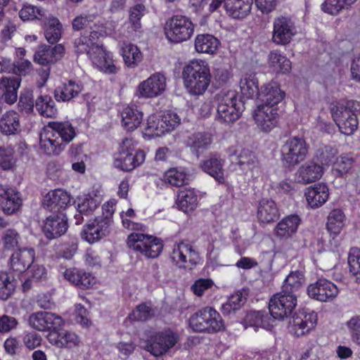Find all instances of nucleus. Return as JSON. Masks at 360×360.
I'll use <instances>...</instances> for the list:
<instances>
[{"mask_svg": "<svg viewBox=\"0 0 360 360\" xmlns=\"http://www.w3.org/2000/svg\"><path fill=\"white\" fill-rule=\"evenodd\" d=\"M219 44V39L209 34H198L194 42L195 49L197 52L211 55L217 51Z\"/></svg>", "mask_w": 360, "mask_h": 360, "instance_id": "58836bf2", "label": "nucleus"}, {"mask_svg": "<svg viewBox=\"0 0 360 360\" xmlns=\"http://www.w3.org/2000/svg\"><path fill=\"white\" fill-rule=\"evenodd\" d=\"M82 90V83L69 80L67 83L58 86L54 90L53 95L57 101L69 102L77 97Z\"/></svg>", "mask_w": 360, "mask_h": 360, "instance_id": "c756f323", "label": "nucleus"}, {"mask_svg": "<svg viewBox=\"0 0 360 360\" xmlns=\"http://www.w3.org/2000/svg\"><path fill=\"white\" fill-rule=\"evenodd\" d=\"M350 102L345 105L340 102L330 104V111L333 120L340 131L345 135H352L357 129L359 121L356 113L350 108Z\"/></svg>", "mask_w": 360, "mask_h": 360, "instance_id": "423d86ee", "label": "nucleus"}, {"mask_svg": "<svg viewBox=\"0 0 360 360\" xmlns=\"http://www.w3.org/2000/svg\"><path fill=\"white\" fill-rule=\"evenodd\" d=\"M304 195L311 207H319L328 199V188L324 184H318L313 187L307 188L305 191Z\"/></svg>", "mask_w": 360, "mask_h": 360, "instance_id": "c85d7f7f", "label": "nucleus"}, {"mask_svg": "<svg viewBox=\"0 0 360 360\" xmlns=\"http://www.w3.org/2000/svg\"><path fill=\"white\" fill-rule=\"evenodd\" d=\"M98 202L96 199L90 195H84L77 199V212L88 216L94 212L98 207Z\"/></svg>", "mask_w": 360, "mask_h": 360, "instance_id": "13d9d810", "label": "nucleus"}, {"mask_svg": "<svg viewBox=\"0 0 360 360\" xmlns=\"http://www.w3.org/2000/svg\"><path fill=\"white\" fill-rule=\"evenodd\" d=\"M46 198V202L45 204L51 211L54 212H59L65 209L71 201L70 195L61 189L49 192Z\"/></svg>", "mask_w": 360, "mask_h": 360, "instance_id": "f704fd0d", "label": "nucleus"}, {"mask_svg": "<svg viewBox=\"0 0 360 360\" xmlns=\"http://www.w3.org/2000/svg\"><path fill=\"white\" fill-rule=\"evenodd\" d=\"M233 161L242 171L251 170L257 163L255 153L245 148L235 151L233 155Z\"/></svg>", "mask_w": 360, "mask_h": 360, "instance_id": "a18cd8bd", "label": "nucleus"}, {"mask_svg": "<svg viewBox=\"0 0 360 360\" xmlns=\"http://www.w3.org/2000/svg\"><path fill=\"white\" fill-rule=\"evenodd\" d=\"M20 82L21 79L16 77H2L0 79V92L5 103L12 105L17 101Z\"/></svg>", "mask_w": 360, "mask_h": 360, "instance_id": "393cba45", "label": "nucleus"}, {"mask_svg": "<svg viewBox=\"0 0 360 360\" xmlns=\"http://www.w3.org/2000/svg\"><path fill=\"white\" fill-rule=\"evenodd\" d=\"M317 323V314L308 309L295 312L289 321L288 328L297 337L303 336L313 330Z\"/></svg>", "mask_w": 360, "mask_h": 360, "instance_id": "f8f14e48", "label": "nucleus"}, {"mask_svg": "<svg viewBox=\"0 0 360 360\" xmlns=\"http://www.w3.org/2000/svg\"><path fill=\"white\" fill-rule=\"evenodd\" d=\"M48 127L59 137L65 146L69 143L76 135L74 127L69 122H51Z\"/></svg>", "mask_w": 360, "mask_h": 360, "instance_id": "ea45409f", "label": "nucleus"}, {"mask_svg": "<svg viewBox=\"0 0 360 360\" xmlns=\"http://www.w3.org/2000/svg\"><path fill=\"white\" fill-rule=\"evenodd\" d=\"M198 202V197L193 188H183L179 191L176 203L179 210L184 212L195 210Z\"/></svg>", "mask_w": 360, "mask_h": 360, "instance_id": "c9c22d12", "label": "nucleus"}, {"mask_svg": "<svg viewBox=\"0 0 360 360\" xmlns=\"http://www.w3.org/2000/svg\"><path fill=\"white\" fill-rule=\"evenodd\" d=\"M96 16L94 15H80L73 19L72 25L74 30H93L96 28L94 22Z\"/></svg>", "mask_w": 360, "mask_h": 360, "instance_id": "680f3d73", "label": "nucleus"}, {"mask_svg": "<svg viewBox=\"0 0 360 360\" xmlns=\"http://www.w3.org/2000/svg\"><path fill=\"white\" fill-rule=\"evenodd\" d=\"M68 229V224L66 216L59 214L47 217L44 222L41 231L46 238L51 240L64 235Z\"/></svg>", "mask_w": 360, "mask_h": 360, "instance_id": "a211bd4d", "label": "nucleus"}, {"mask_svg": "<svg viewBox=\"0 0 360 360\" xmlns=\"http://www.w3.org/2000/svg\"><path fill=\"white\" fill-rule=\"evenodd\" d=\"M179 340V335L170 329L152 333L141 342V347L155 356L166 354Z\"/></svg>", "mask_w": 360, "mask_h": 360, "instance_id": "39448f33", "label": "nucleus"}, {"mask_svg": "<svg viewBox=\"0 0 360 360\" xmlns=\"http://www.w3.org/2000/svg\"><path fill=\"white\" fill-rule=\"evenodd\" d=\"M45 15V11L30 4L23 5L19 12V16L22 20H30L34 18L40 19Z\"/></svg>", "mask_w": 360, "mask_h": 360, "instance_id": "774afa93", "label": "nucleus"}, {"mask_svg": "<svg viewBox=\"0 0 360 360\" xmlns=\"http://www.w3.org/2000/svg\"><path fill=\"white\" fill-rule=\"evenodd\" d=\"M301 219L297 214H291L280 221L274 229V234L279 238L287 239L292 237L297 231Z\"/></svg>", "mask_w": 360, "mask_h": 360, "instance_id": "a878e982", "label": "nucleus"}, {"mask_svg": "<svg viewBox=\"0 0 360 360\" xmlns=\"http://www.w3.org/2000/svg\"><path fill=\"white\" fill-rule=\"evenodd\" d=\"M348 264L349 271L356 277V281H360V249L354 248L349 250Z\"/></svg>", "mask_w": 360, "mask_h": 360, "instance_id": "69168bd1", "label": "nucleus"}, {"mask_svg": "<svg viewBox=\"0 0 360 360\" xmlns=\"http://www.w3.org/2000/svg\"><path fill=\"white\" fill-rule=\"evenodd\" d=\"M96 29L97 27L90 30L89 36L83 35L75 40L74 47L76 53H84L94 46H103L99 42V37L101 34Z\"/></svg>", "mask_w": 360, "mask_h": 360, "instance_id": "e433bc0d", "label": "nucleus"}, {"mask_svg": "<svg viewBox=\"0 0 360 360\" xmlns=\"http://www.w3.org/2000/svg\"><path fill=\"white\" fill-rule=\"evenodd\" d=\"M252 0H225L227 14L235 19H243L251 11Z\"/></svg>", "mask_w": 360, "mask_h": 360, "instance_id": "72a5a7b5", "label": "nucleus"}, {"mask_svg": "<svg viewBox=\"0 0 360 360\" xmlns=\"http://www.w3.org/2000/svg\"><path fill=\"white\" fill-rule=\"evenodd\" d=\"M154 314L155 311L150 303H141L129 314V319L131 321H146L151 319Z\"/></svg>", "mask_w": 360, "mask_h": 360, "instance_id": "6e6d98bb", "label": "nucleus"}, {"mask_svg": "<svg viewBox=\"0 0 360 360\" xmlns=\"http://www.w3.org/2000/svg\"><path fill=\"white\" fill-rule=\"evenodd\" d=\"M145 153L136 150L134 142L130 139L122 141L119 152L115 158L114 166L122 171L130 172L145 160Z\"/></svg>", "mask_w": 360, "mask_h": 360, "instance_id": "20e7f679", "label": "nucleus"}, {"mask_svg": "<svg viewBox=\"0 0 360 360\" xmlns=\"http://www.w3.org/2000/svg\"><path fill=\"white\" fill-rule=\"evenodd\" d=\"M40 146L49 155H58L65 148L64 143L49 129L40 136Z\"/></svg>", "mask_w": 360, "mask_h": 360, "instance_id": "7c9ffc66", "label": "nucleus"}, {"mask_svg": "<svg viewBox=\"0 0 360 360\" xmlns=\"http://www.w3.org/2000/svg\"><path fill=\"white\" fill-rule=\"evenodd\" d=\"M160 120V127L163 128L165 134L172 131L179 124L181 120L179 115L171 110L165 112Z\"/></svg>", "mask_w": 360, "mask_h": 360, "instance_id": "bf43d9fd", "label": "nucleus"}, {"mask_svg": "<svg viewBox=\"0 0 360 360\" xmlns=\"http://www.w3.org/2000/svg\"><path fill=\"white\" fill-rule=\"evenodd\" d=\"M323 174V167L314 161L307 162L299 167L295 174L296 182L308 184L320 179Z\"/></svg>", "mask_w": 360, "mask_h": 360, "instance_id": "412c9836", "label": "nucleus"}, {"mask_svg": "<svg viewBox=\"0 0 360 360\" xmlns=\"http://www.w3.org/2000/svg\"><path fill=\"white\" fill-rule=\"evenodd\" d=\"M184 84L190 94L202 95L210 86L211 73L207 62L193 60L182 71Z\"/></svg>", "mask_w": 360, "mask_h": 360, "instance_id": "f257e3e1", "label": "nucleus"}, {"mask_svg": "<svg viewBox=\"0 0 360 360\" xmlns=\"http://www.w3.org/2000/svg\"><path fill=\"white\" fill-rule=\"evenodd\" d=\"M308 154L305 140L297 136L288 139L281 147V160L285 166L295 167L304 161Z\"/></svg>", "mask_w": 360, "mask_h": 360, "instance_id": "9d476101", "label": "nucleus"}, {"mask_svg": "<svg viewBox=\"0 0 360 360\" xmlns=\"http://www.w3.org/2000/svg\"><path fill=\"white\" fill-rule=\"evenodd\" d=\"M278 111L277 107L258 104L252 113L257 127L263 132H270L278 125L279 121Z\"/></svg>", "mask_w": 360, "mask_h": 360, "instance_id": "4468645a", "label": "nucleus"}, {"mask_svg": "<svg viewBox=\"0 0 360 360\" xmlns=\"http://www.w3.org/2000/svg\"><path fill=\"white\" fill-rule=\"evenodd\" d=\"M217 120L223 124L236 122L243 110V103L235 90L221 91L216 97Z\"/></svg>", "mask_w": 360, "mask_h": 360, "instance_id": "f03ea898", "label": "nucleus"}, {"mask_svg": "<svg viewBox=\"0 0 360 360\" xmlns=\"http://www.w3.org/2000/svg\"><path fill=\"white\" fill-rule=\"evenodd\" d=\"M224 162L217 158H210L200 163V167L205 172L212 176L219 183H224Z\"/></svg>", "mask_w": 360, "mask_h": 360, "instance_id": "79ce46f5", "label": "nucleus"}, {"mask_svg": "<svg viewBox=\"0 0 360 360\" xmlns=\"http://www.w3.org/2000/svg\"><path fill=\"white\" fill-rule=\"evenodd\" d=\"M241 94L247 98H252L259 96L260 91L258 87V81L255 74H245L240 81Z\"/></svg>", "mask_w": 360, "mask_h": 360, "instance_id": "49530a36", "label": "nucleus"}, {"mask_svg": "<svg viewBox=\"0 0 360 360\" xmlns=\"http://www.w3.org/2000/svg\"><path fill=\"white\" fill-rule=\"evenodd\" d=\"M62 273L65 279L81 289H88L95 283L92 274L82 269H68Z\"/></svg>", "mask_w": 360, "mask_h": 360, "instance_id": "5701e85b", "label": "nucleus"}, {"mask_svg": "<svg viewBox=\"0 0 360 360\" xmlns=\"http://www.w3.org/2000/svg\"><path fill=\"white\" fill-rule=\"evenodd\" d=\"M165 32L169 41L180 43L191 37L194 32V25L189 18L176 15L166 21Z\"/></svg>", "mask_w": 360, "mask_h": 360, "instance_id": "0eeeda50", "label": "nucleus"}, {"mask_svg": "<svg viewBox=\"0 0 360 360\" xmlns=\"http://www.w3.org/2000/svg\"><path fill=\"white\" fill-rule=\"evenodd\" d=\"M64 51L65 49L61 44L54 46H42L34 54V61L42 65L55 63L62 58Z\"/></svg>", "mask_w": 360, "mask_h": 360, "instance_id": "cd10ccee", "label": "nucleus"}, {"mask_svg": "<svg viewBox=\"0 0 360 360\" xmlns=\"http://www.w3.org/2000/svg\"><path fill=\"white\" fill-rule=\"evenodd\" d=\"M272 26L271 41L278 46L289 44L297 32L295 20L288 15L275 17Z\"/></svg>", "mask_w": 360, "mask_h": 360, "instance_id": "1a4fd4ad", "label": "nucleus"}, {"mask_svg": "<svg viewBox=\"0 0 360 360\" xmlns=\"http://www.w3.org/2000/svg\"><path fill=\"white\" fill-rule=\"evenodd\" d=\"M16 281L6 271L0 272V299L7 300L14 292Z\"/></svg>", "mask_w": 360, "mask_h": 360, "instance_id": "3c124183", "label": "nucleus"}, {"mask_svg": "<svg viewBox=\"0 0 360 360\" xmlns=\"http://www.w3.org/2000/svg\"><path fill=\"white\" fill-rule=\"evenodd\" d=\"M146 13L144 5L139 4L130 8L129 20L134 31H138L141 27V19Z\"/></svg>", "mask_w": 360, "mask_h": 360, "instance_id": "052dcab7", "label": "nucleus"}, {"mask_svg": "<svg viewBox=\"0 0 360 360\" xmlns=\"http://www.w3.org/2000/svg\"><path fill=\"white\" fill-rule=\"evenodd\" d=\"M93 64L100 70L108 74L117 72L115 65L110 54L104 50L103 46H94L86 53Z\"/></svg>", "mask_w": 360, "mask_h": 360, "instance_id": "aec40b11", "label": "nucleus"}, {"mask_svg": "<svg viewBox=\"0 0 360 360\" xmlns=\"http://www.w3.org/2000/svg\"><path fill=\"white\" fill-rule=\"evenodd\" d=\"M336 155L337 150L335 148L329 146H323L316 150L314 159L323 167V165H328L333 162Z\"/></svg>", "mask_w": 360, "mask_h": 360, "instance_id": "4d7b16f0", "label": "nucleus"}, {"mask_svg": "<svg viewBox=\"0 0 360 360\" xmlns=\"http://www.w3.org/2000/svg\"><path fill=\"white\" fill-rule=\"evenodd\" d=\"M189 326L193 330L199 333H217L224 328L220 314L212 307H205L189 319Z\"/></svg>", "mask_w": 360, "mask_h": 360, "instance_id": "7ed1b4c3", "label": "nucleus"}, {"mask_svg": "<svg viewBox=\"0 0 360 360\" xmlns=\"http://www.w3.org/2000/svg\"><path fill=\"white\" fill-rule=\"evenodd\" d=\"M170 258L179 268L184 269H191L200 260L198 252L191 245L184 242L174 245Z\"/></svg>", "mask_w": 360, "mask_h": 360, "instance_id": "ddd939ff", "label": "nucleus"}, {"mask_svg": "<svg viewBox=\"0 0 360 360\" xmlns=\"http://www.w3.org/2000/svg\"><path fill=\"white\" fill-rule=\"evenodd\" d=\"M127 243L130 249L139 252L148 258L158 257L163 248L160 239L139 233L129 235Z\"/></svg>", "mask_w": 360, "mask_h": 360, "instance_id": "6e6552de", "label": "nucleus"}, {"mask_svg": "<svg viewBox=\"0 0 360 360\" xmlns=\"http://www.w3.org/2000/svg\"><path fill=\"white\" fill-rule=\"evenodd\" d=\"M35 257V251L32 248H20L15 251L9 259L10 268L18 273L25 272L31 266Z\"/></svg>", "mask_w": 360, "mask_h": 360, "instance_id": "6ab92c4d", "label": "nucleus"}, {"mask_svg": "<svg viewBox=\"0 0 360 360\" xmlns=\"http://www.w3.org/2000/svg\"><path fill=\"white\" fill-rule=\"evenodd\" d=\"M28 322L32 328L39 331H53L63 325L60 316L47 311L32 314L29 316Z\"/></svg>", "mask_w": 360, "mask_h": 360, "instance_id": "f3484780", "label": "nucleus"}, {"mask_svg": "<svg viewBox=\"0 0 360 360\" xmlns=\"http://www.w3.org/2000/svg\"><path fill=\"white\" fill-rule=\"evenodd\" d=\"M21 237L18 232L13 229L6 230L2 236L4 248L8 250H14L20 244Z\"/></svg>", "mask_w": 360, "mask_h": 360, "instance_id": "e2e57ef3", "label": "nucleus"}, {"mask_svg": "<svg viewBox=\"0 0 360 360\" xmlns=\"http://www.w3.org/2000/svg\"><path fill=\"white\" fill-rule=\"evenodd\" d=\"M47 338L50 343L58 347L71 348L77 345L79 342L75 333L65 330L51 331Z\"/></svg>", "mask_w": 360, "mask_h": 360, "instance_id": "473e14b6", "label": "nucleus"}, {"mask_svg": "<svg viewBox=\"0 0 360 360\" xmlns=\"http://www.w3.org/2000/svg\"><path fill=\"white\" fill-rule=\"evenodd\" d=\"M356 0H326L322 4L325 13L338 15L341 11L348 9Z\"/></svg>", "mask_w": 360, "mask_h": 360, "instance_id": "5fc2aeb1", "label": "nucleus"}, {"mask_svg": "<svg viewBox=\"0 0 360 360\" xmlns=\"http://www.w3.org/2000/svg\"><path fill=\"white\" fill-rule=\"evenodd\" d=\"M43 28L45 38L49 44H56L60 39L63 27L58 18L49 16L44 21Z\"/></svg>", "mask_w": 360, "mask_h": 360, "instance_id": "37998d69", "label": "nucleus"}, {"mask_svg": "<svg viewBox=\"0 0 360 360\" xmlns=\"http://www.w3.org/2000/svg\"><path fill=\"white\" fill-rule=\"evenodd\" d=\"M35 108L39 113L47 117H54L57 114L55 102L49 95H41L35 101Z\"/></svg>", "mask_w": 360, "mask_h": 360, "instance_id": "8fccbe9b", "label": "nucleus"}, {"mask_svg": "<svg viewBox=\"0 0 360 360\" xmlns=\"http://www.w3.org/2000/svg\"><path fill=\"white\" fill-rule=\"evenodd\" d=\"M345 216L340 209H334L328 214L326 227L335 236L338 235L345 225Z\"/></svg>", "mask_w": 360, "mask_h": 360, "instance_id": "09e8293b", "label": "nucleus"}, {"mask_svg": "<svg viewBox=\"0 0 360 360\" xmlns=\"http://www.w3.org/2000/svg\"><path fill=\"white\" fill-rule=\"evenodd\" d=\"M279 211L276 202L269 198H262L258 202L257 217L260 223L269 224L279 217Z\"/></svg>", "mask_w": 360, "mask_h": 360, "instance_id": "b1692460", "label": "nucleus"}, {"mask_svg": "<svg viewBox=\"0 0 360 360\" xmlns=\"http://www.w3.org/2000/svg\"><path fill=\"white\" fill-rule=\"evenodd\" d=\"M20 128V116L15 111H8L0 119V130L5 135L15 134Z\"/></svg>", "mask_w": 360, "mask_h": 360, "instance_id": "a19ab883", "label": "nucleus"}, {"mask_svg": "<svg viewBox=\"0 0 360 360\" xmlns=\"http://www.w3.org/2000/svg\"><path fill=\"white\" fill-rule=\"evenodd\" d=\"M213 142L212 135L209 132L198 131L188 136L185 143L191 153L198 158L208 150Z\"/></svg>", "mask_w": 360, "mask_h": 360, "instance_id": "4be33fe9", "label": "nucleus"}, {"mask_svg": "<svg viewBox=\"0 0 360 360\" xmlns=\"http://www.w3.org/2000/svg\"><path fill=\"white\" fill-rule=\"evenodd\" d=\"M166 87V78L160 73L152 75L137 87L136 94L139 98H153L160 95Z\"/></svg>", "mask_w": 360, "mask_h": 360, "instance_id": "dca6fc26", "label": "nucleus"}, {"mask_svg": "<svg viewBox=\"0 0 360 360\" xmlns=\"http://www.w3.org/2000/svg\"><path fill=\"white\" fill-rule=\"evenodd\" d=\"M285 93L280 89L278 84L271 82L262 87L259 97L262 101L260 105H268L277 107L284 98Z\"/></svg>", "mask_w": 360, "mask_h": 360, "instance_id": "bb28decb", "label": "nucleus"}, {"mask_svg": "<svg viewBox=\"0 0 360 360\" xmlns=\"http://www.w3.org/2000/svg\"><path fill=\"white\" fill-rule=\"evenodd\" d=\"M121 115L122 126L128 131L136 129L143 120V112L136 105L126 107Z\"/></svg>", "mask_w": 360, "mask_h": 360, "instance_id": "4c0bfd02", "label": "nucleus"}, {"mask_svg": "<svg viewBox=\"0 0 360 360\" xmlns=\"http://www.w3.org/2000/svg\"><path fill=\"white\" fill-rule=\"evenodd\" d=\"M307 295L311 299L320 302H330L338 295L337 286L326 278L318 279L308 285Z\"/></svg>", "mask_w": 360, "mask_h": 360, "instance_id": "2eb2a0df", "label": "nucleus"}, {"mask_svg": "<svg viewBox=\"0 0 360 360\" xmlns=\"http://www.w3.org/2000/svg\"><path fill=\"white\" fill-rule=\"evenodd\" d=\"M15 163L14 150L11 147H0V167L4 170L11 169Z\"/></svg>", "mask_w": 360, "mask_h": 360, "instance_id": "0e129e2a", "label": "nucleus"}, {"mask_svg": "<svg viewBox=\"0 0 360 360\" xmlns=\"http://www.w3.org/2000/svg\"><path fill=\"white\" fill-rule=\"evenodd\" d=\"M122 56L125 65L130 68L137 67L143 58L139 49L131 44H126L122 47Z\"/></svg>", "mask_w": 360, "mask_h": 360, "instance_id": "de8ad7c7", "label": "nucleus"}, {"mask_svg": "<svg viewBox=\"0 0 360 360\" xmlns=\"http://www.w3.org/2000/svg\"><path fill=\"white\" fill-rule=\"evenodd\" d=\"M244 321L246 328L250 326L267 328L270 326L268 315L261 311L248 313Z\"/></svg>", "mask_w": 360, "mask_h": 360, "instance_id": "864d4df0", "label": "nucleus"}, {"mask_svg": "<svg viewBox=\"0 0 360 360\" xmlns=\"http://www.w3.org/2000/svg\"><path fill=\"white\" fill-rule=\"evenodd\" d=\"M297 305V295L283 293V290L274 295L269 303L271 315L276 319H283L292 312Z\"/></svg>", "mask_w": 360, "mask_h": 360, "instance_id": "9b49d317", "label": "nucleus"}, {"mask_svg": "<svg viewBox=\"0 0 360 360\" xmlns=\"http://www.w3.org/2000/svg\"><path fill=\"white\" fill-rule=\"evenodd\" d=\"M22 200L13 190L0 188V208L6 214H12L20 208Z\"/></svg>", "mask_w": 360, "mask_h": 360, "instance_id": "2f4dec72", "label": "nucleus"}, {"mask_svg": "<svg viewBox=\"0 0 360 360\" xmlns=\"http://www.w3.org/2000/svg\"><path fill=\"white\" fill-rule=\"evenodd\" d=\"M305 283V277L303 271H291L284 280L282 285L283 293L296 295V292L303 286Z\"/></svg>", "mask_w": 360, "mask_h": 360, "instance_id": "c03bdc74", "label": "nucleus"}, {"mask_svg": "<svg viewBox=\"0 0 360 360\" xmlns=\"http://www.w3.org/2000/svg\"><path fill=\"white\" fill-rule=\"evenodd\" d=\"M270 66L276 72L286 73L291 69V63L288 58L278 51H271L269 56Z\"/></svg>", "mask_w": 360, "mask_h": 360, "instance_id": "603ef678", "label": "nucleus"}, {"mask_svg": "<svg viewBox=\"0 0 360 360\" xmlns=\"http://www.w3.org/2000/svg\"><path fill=\"white\" fill-rule=\"evenodd\" d=\"M353 158L347 155H342L337 158L333 165V169L337 176H343L352 169Z\"/></svg>", "mask_w": 360, "mask_h": 360, "instance_id": "338daca9", "label": "nucleus"}]
</instances>
